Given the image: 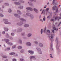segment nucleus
Here are the masks:
<instances>
[{
	"mask_svg": "<svg viewBox=\"0 0 61 61\" xmlns=\"http://www.w3.org/2000/svg\"><path fill=\"white\" fill-rule=\"evenodd\" d=\"M28 52L30 53L31 55H33L34 54V51H29Z\"/></svg>",
	"mask_w": 61,
	"mask_h": 61,
	"instance_id": "nucleus-12",
	"label": "nucleus"
},
{
	"mask_svg": "<svg viewBox=\"0 0 61 61\" xmlns=\"http://www.w3.org/2000/svg\"><path fill=\"white\" fill-rule=\"evenodd\" d=\"M0 16L1 17H4V15L2 14V13H0Z\"/></svg>",
	"mask_w": 61,
	"mask_h": 61,
	"instance_id": "nucleus-31",
	"label": "nucleus"
},
{
	"mask_svg": "<svg viewBox=\"0 0 61 61\" xmlns=\"http://www.w3.org/2000/svg\"><path fill=\"white\" fill-rule=\"evenodd\" d=\"M15 52H11L10 53V55H15Z\"/></svg>",
	"mask_w": 61,
	"mask_h": 61,
	"instance_id": "nucleus-28",
	"label": "nucleus"
},
{
	"mask_svg": "<svg viewBox=\"0 0 61 61\" xmlns=\"http://www.w3.org/2000/svg\"><path fill=\"white\" fill-rule=\"evenodd\" d=\"M6 50H10V48H6Z\"/></svg>",
	"mask_w": 61,
	"mask_h": 61,
	"instance_id": "nucleus-39",
	"label": "nucleus"
},
{
	"mask_svg": "<svg viewBox=\"0 0 61 61\" xmlns=\"http://www.w3.org/2000/svg\"><path fill=\"white\" fill-rule=\"evenodd\" d=\"M52 32L53 33H55V31L53 30H52Z\"/></svg>",
	"mask_w": 61,
	"mask_h": 61,
	"instance_id": "nucleus-51",
	"label": "nucleus"
},
{
	"mask_svg": "<svg viewBox=\"0 0 61 61\" xmlns=\"http://www.w3.org/2000/svg\"><path fill=\"white\" fill-rule=\"evenodd\" d=\"M56 29V28L55 27H53V30H55Z\"/></svg>",
	"mask_w": 61,
	"mask_h": 61,
	"instance_id": "nucleus-52",
	"label": "nucleus"
},
{
	"mask_svg": "<svg viewBox=\"0 0 61 61\" xmlns=\"http://www.w3.org/2000/svg\"><path fill=\"white\" fill-rule=\"evenodd\" d=\"M19 42H20V44H22V41H21V40H19Z\"/></svg>",
	"mask_w": 61,
	"mask_h": 61,
	"instance_id": "nucleus-43",
	"label": "nucleus"
},
{
	"mask_svg": "<svg viewBox=\"0 0 61 61\" xmlns=\"http://www.w3.org/2000/svg\"><path fill=\"white\" fill-rule=\"evenodd\" d=\"M50 56L51 58H53V56H52V54H50Z\"/></svg>",
	"mask_w": 61,
	"mask_h": 61,
	"instance_id": "nucleus-34",
	"label": "nucleus"
},
{
	"mask_svg": "<svg viewBox=\"0 0 61 61\" xmlns=\"http://www.w3.org/2000/svg\"><path fill=\"white\" fill-rule=\"evenodd\" d=\"M41 34L43 33V29H41Z\"/></svg>",
	"mask_w": 61,
	"mask_h": 61,
	"instance_id": "nucleus-41",
	"label": "nucleus"
},
{
	"mask_svg": "<svg viewBox=\"0 0 61 61\" xmlns=\"http://www.w3.org/2000/svg\"><path fill=\"white\" fill-rule=\"evenodd\" d=\"M38 53L40 54H42V51H39L38 52Z\"/></svg>",
	"mask_w": 61,
	"mask_h": 61,
	"instance_id": "nucleus-37",
	"label": "nucleus"
},
{
	"mask_svg": "<svg viewBox=\"0 0 61 61\" xmlns=\"http://www.w3.org/2000/svg\"><path fill=\"white\" fill-rule=\"evenodd\" d=\"M61 24V21L58 24V26H59V25H60V24Z\"/></svg>",
	"mask_w": 61,
	"mask_h": 61,
	"instance_id": "nucleus-42",
	"label": "nucleus"
},
{
	"mask_svg": "<svg viewBox=\"0 0 61 61\" xmlns=\"http://www.w3.org/2000/svg\"><path fill=\"white\" fill-rule=\"evenodd\" d=\"M9 40H8V42H7V41H6V43L8 44V45H10V46L13 45V44L12 43L9 42Z\"/></svg>",
	"mask_w": 61,
	"mask_h": 61,
	"instance_id": "nucleus-5",
	"label": "nucleus"
},
{
	"mask_svg": "<svg viewBox=\"0 0 61 61\" xmlns=\"http://www.w3.org/2000/svg\"><path fill=\"white\" fill-rule=\"evenodd\" d=\"M26 15H27V16H30L31 18H33L34 17L33 16L31 15L30 14L28 13H27L26 14Z\"/></svg>",
	"mask_w": 61,
	"mask_h": 61,
	"instance_id": "nucleus-3",
	"label": "nucleus"
},
{
	"mask_svg": "<svg viewBox=\"0 0 61 61\" xmlns=\"http://www.w3.org/2000/svg\"><path fill=\"white\" fill-rule=\"evenodd\" d=\"M4 29L5 30V31H8L9 30L6 27H4Z\"/></svg>",
	"mask_w": 61,
	"mask_h": 61,
	"instance_id": "nucleus-15",
	"label": "nucleus"
},
{
	"mask_svg": "<svg viewBox=\"0 0 61 61\" xmlns=\"http://www.w3.org/2000/svg\"><path fill=\"white\" fill-rule=\"evenodd\" d=\"M20 61H24V60L23 59H20Z\"/></svg>",
	"mask_w": 61,
	"mask_h": 61,
	"instance_id": "nucleus-44",
	"label": "nucleus"
},
{
	"mask_svg": "<svg viewBox=\"0 0 61 61\" xmlns=\"http://www.w3.org/2000/svg\"><path fill=\"white\" fill-rule=\"evenodd\" d=\"M33 43H34V44H36V45H37L38 44V42L37 41H34Z\"/></svg>",
	"mask_w": 61,
	"mask_h": 61,
	"instance_id": "nucleus-29",
	"label": "nucleus"
},
{
	"mask_svg": "<svg viewBox=\"0 0 61 61\" xmlns=\"http://www.w3.org/2000/svg\"><path fill=\"white\" fill-rule=\"evenodd\" d=\"M53 46V43L52 42H51V48L50 49L51 50H53V48H52V47Z\"/></svg>",
	"mask_w": 61,
	"mask_h": 61,
	"instance_id": "nucleus-14",
	"label": "nucleus"
},
{
	"mask_svg": "<svg viewBox=\"0 0 61 61\" xmlns=\"http://www.w3.org/2000/svg\"><path fill=\"white\" fill-rule=\"evenodd\" d=\"M30 1L31 2H33V1H34V2H36V0H31Z\"/></svg>",
	"mask_w": 61,
	"mask_h": 61,
	"instance_id": "nucleus-47",
	"label": "nucleus"
},
{
	"mask_svg": "<svg viewBox=\"0 0 61 61\" xmlns=\"http://www.w3.org/2000/svg\"><path fill=\"white\" fill-rule=\"evenodd\" d=\"M8 11L9 13H11V12H12V10L11 9H10L8 10Z\"/></svg>",
	"mask_w": 61,
	"mask_h": 61,
	"instance_id": "nucleus-33",
	"label": "nucleus"
},
{
	"mask_svg": "<svg viewBox=\"0 0 61 61\" xmlns=\"http://www.w3.org/2000/svg\"><path fill=\"white\" fill-rule=\"evenodd\" d=\"M46 6H47V5H46L45 6H44V8H46Z\"/></svg>",
	"mask_w": 61,
	"mask_h": 61,
	"instance_id": "nucleus-63",
	"label": "nucleus"
},
{
	"mask_svg": "<svg viewBox=\"0 0 61 61\" xmlns=\"http://www.w3.org/2000/svg\"><path fill=\"white\" fill-rule=\"evenodd\" d=\"M20 8L21 9H22L23 8V6H21L20 7Z\"/></svg>",
	"mask_w": 61,
	"mask_h": 61,
	"instance_id": "nucleus-50",
	"label": "nucleus"
},
{
	"mask_svg": "<svg viewBox=\"0 0 61 61\" xmlns=\"http://www.w3.org/2000/svg\"><path fill=\"white\" fill-rule=\"evenodd\" d=\"M2 57L5 58H6L7 57V56H2Z\"/></svg>",
	"mask_w": 61,
	"mask_h": 61,
	"instance_id": "nucleus-36",
	"label": "nucleus"
},
{
	"mask_svg": "<svg viewBox=\"0 0 61 61\" xmlns=\"http://www.w3.org/2000/svg\"><path fill=\"white\" fill-rule=\"evenodd\" d=\"M2 34H5V31H3L2 32Z\"/></svg>",
	"mask_w": 61,
	"mask_h": 61,
	"instance_id": "nucleus-49",
	"label": "nucleus"
},
{
	"mask_svg": "<svg viewBox=\"0 0 61 61\" xmlns=\"http://www.w3.org/2000/svg\"><path fill=\"white\" fill-rule=\"evenodd\" d=\"M18 56V54H16L15 55V56L16 57V56Z\"/></svg>",
	"mask_w": 61,
	"mask_h": 61,
	"instance_id": "nucleus-54",
	"label": "nucleus"
},
{
	"mask_svg": "<svg viewBox=\"0 0 61 61\" xmlns=\"http://www.w3.org/2000/svg\"><path fill=\"white\" fill-rule=\"evenodd\" d=\"M55 20L54 19H52L51 20V21H54Z\"/></svg>",
	"mask_w": 61,
	"mask_h": 61,
	"instance_id": "nucleus-46",
	"label": "nucleus"
},
{
	"mask_svg": "<svg viewBox=\"0 0 61 61\" xmlns=\"http://www.w3.org/2000/svg\"><path fill=\"white\" fill-rule=\"evenodd\" d=\"M46 27H45L44 29V32L45 33L46 32Z\"/></svg>",
	"mask_w": 61,
	"mask_h": 61,
	"instance_id": "nucleus-38",
	"label": "nucleus"
},
{
	"mask_svg": "<svg viewBox=\"0 0 61 61\" xmlns=\"http://www.w3.org/2000/svg\"><path fill=\"white\" fill-rule=\"evenodd\" d=\"M8 20L7 19H3V21H5L4 22V23L5 24H11L10 22H8L7 21Z\"/></svg>",
	"mask_w": 61,
	"mask_h": 61,
	"instance_id": "nucleus-2",
	"label": "nucleus"
},
{
	"mask_svg": "<svg viewBox=\"0 0 61 61\" xmlns=\"http://www.w3.org/2000/svg\"><path fill=\"white\" fill-rule=\"evenodd\" d=\"M57 8L56 9V12H58V9H57V8L56 7V6H54L52 7V9H53L54 10H55V8Z\"/></svg>",
	"mask_w": 61,
	"mask_h": 61,
	"instance_id": "nucleus-8",
	"label": "nucleus"
},
{
	"mask_svg": "<svg viewBox=\"0 0 61 61\" xmlns=\"http://www.w3.org/2000/svg\"><path fill=\"white\" fill-rule=\"evenodd\" d=\"M54 35L53 34H51V36L49 38V40H51V41H52V39H53V38H54Z\"/></svg>",
	"mask_w": 61,
	"mask_h": 61,
	"instance_id": "nucleus-4",
	"label": "nucleus"
},
{
	"mask_svg": "<svg viewBox=\"0 0 61 61\" xmlns=\"http://www.w3.org/2000/svg\"><path fill=\"white\" fill-rule=\"evenodd\" d=\"M55 0H53L52 2L53 4H54L55 3Z\"/></svg>",
	"mask_w": 61,
	"mask_h": 61,
	"instance_id": "nucleus-53",
	"label": "nucleus"
},
{
	"mask_svg": "<svg viewBox=\"0 0 61 61\" xmlns=\"http://www.w3.org/2000/svg\"><path fill=\"white\" fill-rule=\"evenodd\" d=\"M6 36H8H8H9V35H8V34H6Z\"/></svg>",
	"mask_w": 61,
	"mask_h": 61,
	"instance_id": "nucleus-62",
	"label": "nucleus"
},
{
	"mask_svg": "<svg viewBox=\"0 0 61 61\" xmlns=\"http://www.w3.org/2000/svg\"><path fill=\"white\" fill-rule=\"evenodd\" d=\"M17 48L18 49H22V47L21 46H18Z\"/></svg>",
	"mask_w": 61,
	"mask_h": 61,
	"instance_id": "nucleus-23",
	"label": "nucleus"
},
{
	"mask_svg": "<svg viewBox=\"0 0 61 61\" xmlns=\"http://www.w3.org/2000/svg\"><path fill=\"white\" fill-rule=\"evenodd\" d=\"M43 20L44 21H46V18L45 17V16H43Z\"/></svg>",
	"mask_w": 61,
	"mask_h": 61,
	"instance_id": "nucleus-30",
	"label": "nucleus"
},
{
	"mask_svg": "<svg viewBox=\"0 0 61 61\" xmlns=\"http://www.w3.org/2000/svg\"><path fill=\"white\" fill-rule=\"evenodd\" d=\"M25 52V50H21L20 51V52L21 53H23Z\"/></svg>",
	"mask_w": 61,
	"mask_h": 61,
	"instance_id": "nucleus-24",
	"label": "nucleus"
},
{
	"mask_svg": "<svg viewBox=\"0 0 61 61\" xmlns=\"http://www.w3.org/2000/svg\"><path fill=\"white\" fill-rule=\"evenodd\" d=\"M40 21H41V22H43V20H42L41 19H40Z\"/></svg>",
	"mask_w": 61,
	"mask_h": 61,
	"instance_id": "nucleus-55",
	"label": "nucleus"
},
{
	"mask_svg": "<svg viewBox=\"0 0 61 61\" xmlns=\"http://www.w3.org/2000/svg\"><path fill=\"white\" fill-rule=\"evenodd\" d=\"M14 15L15 17H20V16L18 15H17L16 14H15Z\"/></svg>",
	"mask_w": 61,
	"mask_h": 61,
	"instance_id": "nucleus-19",
	"label": "nucleus"
},
{
	"mask_svg": "<svg viewBox=\"0 0 61 61\" xmlns=\"http://www.w3.org/2000/svg\"><path fill=\"white\" fill-rule=\"evenodd\" d=\"M47 33H50V30H47Z\"/></svg>",
	"mask_w": 61,
	"mask_h": 61,
	"instance_id": "nucleus-48",
	"label": "nucleus"
},
{
	"mask_svg": "<svg viewBox=\"0 0 61 61\" xmlns=\"http://www.w3.org/2000/svg\"><path fill=\"white\" fill-rule=\"evenodd\" d=\"M58 28H57L56 29H55V30L56 31H58Z\"/></svg>",
	"mask_w": 61,
	"mask_h": 61,
	"instance_id": "nucleus-56",
	"label": "nucleus"
},
{
	"mask_svg": "<svg viewBox=\"0 0 61 61\" xmlns=\"http://www.w3.org/2000/svg\"><path fill=\"white\" fill-rule=\"evenodd\" d=\"M24 26L25 27H27L29 26V25L28 24H25L24 25Z\"/></svg>",
	"mask_w": 61,
	"mask_h": 61,
	"instance_id": "nucleus-21",
	"label": "nucleus"
},
{
	"mask_svg": "<svg viewBox=\"0 0 61 61\" xmlns=\"http://www.w3.org/2000/svg\"><path fill=\"white\" fill-rule=\"evenodd\" d=\"M2 7L3 8H4L5 7V6L4 5L2 6Z\"/></svg>",
	"mask_w": 61,
	"mask_h": 61,
	"instance_id": "nucleus-59",
	"label": "nucleus"
},
{
	"mask_svg": "<svg viewBox=\"0 0 61 61\" xmlns=\"http://www.w3.org/2000/svg\"><path fill=\"white\" fill-rule=\"evenodd\" d=\"M13 61H16V59H13L12 60Z\"/></svg>",
	"mask_w": 61,
	"mask_h": 61,
	"instance_id": "nucleus-40",
	"label": "nucleus"
},
{
	"mask_svg": "<svg viewBox=\"0 0 61 61\" xmlns=\"http://www.w3.org/2000/svg\"><path fill=\"white\" fill-rule=\"evenodd\" d=\"M58 24V23L57 22H56L55 23V25H57V24Z\"/></svg>",
	"mask_w": 61,
	"mask_h": 61,
	"instance_id": "nucleus-57",
	"label": "nucleus"
},
{
	"mask_svg": "<svg viewBox=\"0 0 61 61\" xmlns=\"http://www.w3.org/2000/svg\"><path fill=\"white\" fill-rule=\"evenodd\" d=\"M26 45L27 46H31L32 45V44L30 42H27L26 43Z\"/></svg>",
	"mask_w": 61,
	"mask_h": 61,
	"instance_id": "nucleus-7",
	"label": "nucleus"
},
{
	"mask_svg": "<svg viewBox=\"0 0 61 61\" xmlns=\"http://www.w3.org/2000/svg\"><path fill=\"white\" fill-rule=\"evenodd\" d=\"M11 36H14V35H15V34H14L13 33H12L11 34Z\"/></svg>",
	"mask_w": 61,
	"mask_h": 61,
	"instance_id": "nucleus-45",
	"label": "nucleus"
},
{
	"mask_svg": "<svg viewBox=\"0 0 61 61\" xmlns=\"http://www.w3.org/2000/svg\"><path fill=\"white\" fill-rule=\"evenodd\" d=\"M4 61H8V59H6Z\"/></svg>",
	"mask_w": 61,
	"mask_h": 61,
	"instance_id": "nucleus-60",
	"label": "nucleus"
},
{
	"mask_svg": "<svg viewBox=\"0 0 61 61\" xmlns=\"http://www.w3.org/2000/svg\"><path fill=\"white\" fill-rule=\"evenodd\" d=\"M58 38H56V42L57 43V45H56V49L57 50H58L59 49V42L58 41Z\"/></svg>",
	"mask_w": 61,
	"mask_h": 61,
	"instance_id": "nucleus-1",
	"label": "nucleus"
},
{
	"mask_svg": "<svg viewBox=\"0 0 61 61\" xmlns=\"http://www.w3.org/2000/svg\"><path fill=\"white\" fill-rule=\"evenodd\" d=\"M54 18L55 19V20L56 21V20L57 19L58 20H59L58 19V17L56 16V17H54Z\"/></svg>",
	"mask_w": 61,
	"mask_h": 61,
	"instance_id": "nucleus-17",
	"label": "nucleus"
},
{
	"mask_svg": "<svg viewBox=\"0 0 61 61\" xmlns=\"http://www.w3.org/2000/svg\"><path fill=\"white\" fill-rule=\"evenodd\" d=\"M20 20L23 21H26V20L25 19H23V18H20Z\"/></svg>",
	"mask_w": 61,
	"mask_h": 61,
	"instance_id": "nucleus-26",
	"label": "nucleus"
},
{
	"mask_svg": "<svg viewBox=\"0 0 61 61\" xmlns=\"http://www.w3.org/2000/svg\"><path fill=\"white\" fill-rule=\"evenodd\" d=\"M17 13L18 14H19V15H21V12L19 10H17Z\"/></svg>",
	"mask_w": 61,
	"mask_h": 61,
	"instance_id": "nucleus-22",
	"label": "nucleus"
},
{
	"mask_svg": "<svg viewBox=\"0 0 61 61\" xmlns=\"http://www.w3.org/2000/svg\"><path fill=\"white\" fill-rule=\"evenodd\" d=\"M8 40H9V39H2V41H5V42L6 43V41H7V42H8Z\"/></svg>",
	"mask_w": 61,
	"mask_h": 61,
	"instance_id": "nucleus-16",
	"label": "nucleus"
},
{
	"mask_svg": "<svg viewBox=\"0 0 61 61\" xmlns=\"http://www.w3.org/2000/svg\"><path fill=\"white\" fill-rule=\"evenodd\" d=\"M36 57L35 56H30V60L32 61V58H35Z\"/></svg>",
	"mask_w": 61,
	"mask_h": 61,
	"instance_id": "nucleus-11",
	"label": "nucleus"
},
{
	"mask_svg": "<svg viewBox=\"0 0 61 61\" xmlns=\"http://www.w3.org/2000/svg\"><path fill=\"white\" fill-rule=\"evenodd\" d=\"M38 45L40 47H42L44 46L43 44L41 42H39L38 43Z\"/></svg>",
	"mask_w": 61,
	"mask_h": 61,
	"instance_id": "nucleus-6",
	"label": "nucleus"
},
{
	"mask_svg": "<svg viewBox=\"0 0 61 61\" xmlns=\"http://www.w3.org/2000/svg\"><path fill=\"white\" fill-rule=\"evenodd\" d=\"M49 10V8H46V12L45 14L46 15L47 14H48V11Z\"/></svg>",
	"mask_w": 61,
	"mask_h": 61,
	"instance_id": "nucleus-10",
	"label": "nucleus"
},
{
	"mask_svg": "<svg viewBox=\"0 0 61 61\" xmlns=\"http://www.w3.org/2000/svg\"><path fill=\"white\" fill-rule=\"evenodd\" d=\"M16 47V46L15 45H14V46H13L12 47V49H14Z\"/></svg>",
	"mask_w": 61,
	"mask_h": 61,
	"instance_id": "nucleus-35",
	"label": "nucleus"
},
{
	"mask_svg": "<svg viewBox=\"0 0 61 61\" xmlns=\"http://www.w3.org/2000/svg\"><path fill=\"white\" fill-rule=\"evenodd\" d=\"M12 1H17V0H11Z\"/></svg>",
	"mask_w": 61,
	"mask_h": 61,
	"instance_id": "nucleus-61",
	"label": "nucleus"
},
{
	"mask_svg": "<svg viewBox=\"0 0 61 61\" xmlns=\"http://www.w3.org/2000/svg\"><path fill=\"white\" fill-rule=\"evenodd\" d=\"M33 10L35 12L37 13H38V10L34 8L33 9Z\"/></svg>",
	"mask_w": 61,
	"mask_h": 61,
	"instance_id": "nucleus-13",
	"label": "nucleus"
},
{
	"mask_svg": "<svg viewBox=\"0 0 61 61\" xmlns=\"http://www.w3.org/2000/svg\"><path fill=\"white\" fill-rule=\"evenodd\" d=\"M4 4L5 6H8L9 5V4L7 3H5Z\"/></svg>",
	"mask_w": 61,
	"mask_h": 61,
	"instance_id": "nucleus-25",
	"label": "nucleus"
},
{
	"mask_svg": "<svg viewBox=\"0 0 61 61\" xmlns=\"http://www.w3.org/2000/svg\"><path fill=\"white\" fill-rule=\"evenodd\" d=\"M41 15H40L39 16V18H41Z\"/></svg>",
	"mask_w": 61,
	"mask_h": 61,
	"instance_id": "nucleus-64",
	"label": "nucleus"
},
{
	"mask_svg": "<svg viewBox=\"0 0 61 61\" xmlns=\"http://www.w3.org/2000/svg\"><path fill=\"white\" fill-rule=\"evenodd\" d=\"M43 13V14H45L46 15V12L45 13V11L44 10H43L42 11V12L41 13V14H42Z\"/></svg>",
	"mask_w": 61,
	"mask_h": 61,
	"instance_id": "nucleus-27",
	"label": "nucleus"
},
{
	"mask_svg": "<svg viewBox=\"0 0 61 61\" xmlns=\"http://www.w3.org/2000/svg\"><path fill=\"white\" fill-rule=\"evenodd\" d=\"M14 4H15V5H20L21 4L20 3H19L18 2H15L14 3Z\"/></svg>",
	"mask_w": 61,
	"mask_h": 61,
	"instance_id": "nucleus-20",
	"label": "nucleus"
},
{
	"mask_svg": "<svg viewBox=\"0 0 61 61\" xmlns=\"http://www.w3.org/2000/svg\"><path fill=\"white\" fill-rule=\"evenodd\" d=\"M36 49L38 51H41V49L40 48H36Z\"/></svg>",
	"mask_w": 61,
	"mask_h": 61,
	"instance_id": "nucleus-32",
	"label": "nucleus"
},
{
	"mask_svg": "<svg viewBox=\"0 0 61 61\" xmlns=\"http://www.w3.org/2000/svg\"><path fill=\"white\" fill-rule=\"evenodd\" d=\"M32 36V34L31 33H28L27 35V36L28 37H30V36Z\"/></svg>",
	"mask_w": 61,
	"mask_h": 61,
	"instance_id": "nucleus-18",
	"label": "nucleus"
},
{
	"mask_svg": "<svg viewBox=\"0 0 61 61\" xmlns=\"http://www.w3.org/2000/svg\"><path fill=\"white\" fill-rule=\"evenodd\" d=\"M22 35L23 36H24V35H25V33H21Z\"/></svg>",
	"mask_w": 61,
	"mask_h": 61,
	"instance_id": "nucleus-58",
	"label": "nucleus"
},
{
	"mask_svg": "<svg viewBox=\"0 0 61 61\" xmlns=\"http://www.w3.org/2000/svg\"><path fill=\"white\" fill-rule=\"evenodd\" d=\"M26 9L27 10H28L31 11H33V8L31 7H27L26 8Z\"/></svg>",
	"mask_w": 61,
	"mask_h": 61,
	"instance_id": "nucleus-9",
	"label": "nucleus"
}]
</instances>
